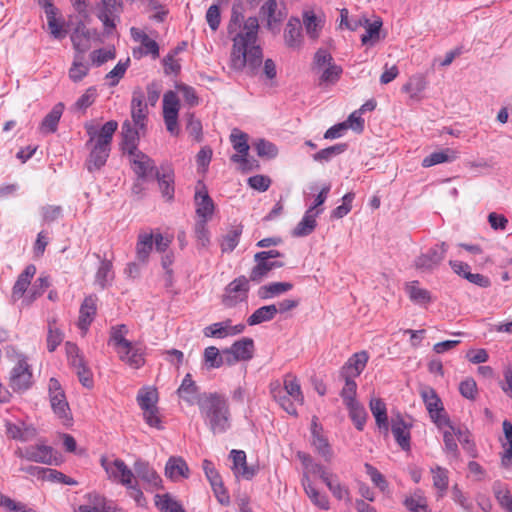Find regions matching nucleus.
Listing matches in <instances>:
<instances>
[{
	"instance_id": "1",
	"label": "nucleus",
	"mask_w": 512,
	"mask_h": 512,
	"mask_svg": "<svg viewBox=\"0 0 512 512\" xmlns=\"http://www.w3.org/2000/svg\"><path fill=\"white\" fill-rule=\"evenodd\" d=\"M244 11L243 1L235 0L227 26L232 40L229 68L237 73L255 76L263 62V49L258 35L260 26L255 16L245 19Z\"/></svg>"
},
{
	"instance_id": "2",
	"label": "nucleus",
	"mask_w": 512,
	"mask_h": 512,
	"mask_svg": "<svg viewBox=\"0 0 512 512\" xmlns=\"http://www.w3.org/2000/svg\"><path fill=\"white\" fill-rule=\"evenodd\" d=\"M84 128L88 135L85 146L89 150L86 168L89 172H95L100 170L107 162L111 152L112 139L118 128V122L110 120L102 126L87 122Z\"/></svg>"
},
{
	"instance_id": "3",
	"label": "nucleus",
	"mask_w": 512,
	"mask_h": 512,
	"mask_svg": "<svg viewBox=\"0 0 512 512\" xmlns=\"http://www.w3.org/2000/svg\"><path fill=\"white\" fill-rule=\"evenodd\" d=\"M199 409L205 424L213 434H222L230 428V411L227 399L218 393H203Z\"/></svg>"
},
{
	"instance_id": "4",
	"label": "nucleus",
	"mask_w": 512,
	"mask_h": 512,
	"mask_svg": "<svg viewBox=\"0 0 512 512\" xmlns=\"http://www.w3.org/2000/svg\"><path fill=\"white\" fill-rule=\"evenodd\" d=\"M270 393L273 399L292 416H297L296 404L304 403V395L296 376L286 374L283 378V386L279 381L270 384Z\"/></svg>"
},
{
	"instance_id": "5",
	"label": "nucleus",
	"mask_w": 512,
	"mask_h": 512,
	"mask_svg": "<svg viewBox=\"0 0 512 512\" xmlns=\"http://www.w3.org/2000/svg\"><path fill=\"white\" fill-rule=\"evenodd\" d=\"M48 392L50 405L54 414L64 425H70L73 419L71 410L65 393L57 379L51 378L49 380Z\"/></svg>"
},
{
	"instance_id": "6",
	"label": "nucleus",
	"mask_w": 512,
	"mask_h": 512,
	"mask_svg": "<svg viewBox=\"0 0 512 512\" xmlns=\"http://www.w3.org/2000/svg\"><path fill=\"white\" fill-rule=\"evenodd\" d=\"M421 397L429 413L432 422L443 429L444 425H450V419L445 412L443 403L433 388L426 387L421 391Z\"/></svg>"
},
{
	"instance_id": "7",
	"label": "nucleus",
	"mask_w": 512,
	"mask_h": 512,
	"mask_svg": "<svg viewBox=\"0 0 512 512\" xmlns=\"http://www.w3.org/2000/svg\"><path fill=\"white\" fill-rule=\"evenodd\" d=\"M96 9V15L103 24L104 32L111 34L120 21V15L123 10L122 1L100 0Z\"/></svg>"
},
{
	"instance_id": "8",
	"label": "nucleus",
	"mask_w": 512,
	"mask_h": 512,
	"mask_svg": "<svg viewBox=\"0 0 512 512\" xmlns=\"http://www.w3.org/2000/svg\"><path fill=\"white\" fill-rule=\"evenodd\" d=\"M180 110V100L175 91L169 90L163 95L162 114L167 131L172 136H178L180 129L178 117Z\"/></svg>"
},
{
	"instance_id": "9",
	"label": "nucleus",
	"mask_w": 512,
	"mask_h": 512,
	"mask_svg": "<svg viewBox=\"0 0 512 512\" xmlns=\"http://www.w3.org/2000/svg\"><path fill=\"white\" fill-rule=\"evenodd\" d=\"M33 374L27 358L21 355L12 368L9 376V386L15 392L28 390L33 383Z\"/></svg>"
},
{
	"instance_id": "10",
	"label": "nucleus",
	"mask_w": 512,
	"mask_h": 512,
	"mask_svg": "<svg viewBox=\"0 0 512 512\" xmlns=\"http://www.w3.org/2000/svg\"><path fill=\"white\" fill-rule=\"evenodd\" d=\"M15 455L31 462L52 465L57 464L54 450L44 443L29 445L24 448H17Z\"/></svg>"
},
{
	"instance_id": "11",
	"label": "nucleus",
	"mask_w": 512,
	"mask_h": 512,
	"mask_svg": "<svg viewBox=\"0 0 512 512\" xmlns=\"http://www.w3.org/2000/svg\"><path fill=\"white\" fill-rule=\"evenodd\" d=\"M447 250L448 245L445 242L436 244L435 246L428 249L425 253H422L416 257L414 260L415 268L422 272H432L442 263Z\"/></svg>"
},
{
	"instance_id": "12",
	"label": "nucleus",
	"mask_w": 512,
	"mask_h": 512,
	"mask_svg": "<svg viewBox=\"0 0 512 512\" xmlns=\"http://www.w3.org/2000/svg\"><path fill=\"white\" fill-rule=\"evenodd\" d=\"M101 466L107 473L108 479L121 485H129L134 478L132 470L121 459L101 458Z\"/></svg>"
},
{
	"instance_id": "13",
	"label": "nucleus",
	"mask_w": 512,
	"mask_h": 512,
	"mask_svg": "<svg viewBox=\"0 0 512 512\" xmlns=\"http://www.w3.org/2000/svg\"><path fill=\"white\" fill-rule=\"evenodd\" d=\"M249 281L245 276H240L230 282L225 288L222 303L226 307L232 308L246 301L249 292Z\"/></svg>"
},
{
	"instance_id": "14",
	"label": "nucleus",
	"mask_w": 512,
	"mask_h": 512,
	"mask_svg": "<svg viewBox=\"0 0 512 512\" xmlns=\"http://www.w3.org/2000/svg\"><path fill=\"white\" fill-rule=\"evenodd\" d=\"M254 350L252 338L244 337L237 340L229 348L223 350V354L227 355L226 364L231 366L239 361H249L253 358Z\"/></svg>"
},
{
	"instance_id": "15",
	"label": "nucleus",
	"mask_w": 512,
	"mask_h": 512,
	"mask_svg": "<svg viewBox=\"0 0 512 512\" xmlns=\"http://www.w3.org/2000/svg\"><path fill=\"white\" fill-rule=\"evenodd\" d=\"M130 114L132 124L136 125L138 129L147 130L148 107L145 102V94L141 88H136L132 92Z\"/></svg>"
},
{
	"instance_id": "16",
	"label": "nucleus",
	"mask_w": 512,
	"mask_h": 512,
	"mask_svg": "<svg viewBox=\"0 0 512 512\" xmlns=\"http://www.w3.org/2000/svg\"><path fill=\"white\" fill-rule=\"evenodd\" d=\"M246 329V325L239 323L233 325L231 319H225L220 322L212 323L206 326L203 330V334L209 338L223 339L226 337H232L243 333Z\"/></svg>"
},
{
	"instance_id": "17",
	"label": "nucleus",
	"mask_w": 512,
	"mask_h": 512,
	"mask_svg": "<svg viewBox=\"0 0 512 512\" xmlns=\"http://www.w3.org/2000/svg\"><path fill=\"white\" fill-rule=\"evenodd\" d=\"M130 34L135 42L141 44L140 47L133 49L134 58L140 59L143 56L151 55L154 59L159 56V45L155 40L149 38V36L141 29L132 27Z\"/></svg>"
},
{
	"instance_id": "18",
	"label": "nucleus",
	"mask_w": 512,
	"mask_h": 512,
	"mask_svg": "<svg viewBox=\"0 0 512 512\" xmlns=\"http://www.w3.org/2000/svg\"><path fill=\"white\" fill-rule=\"evenodd\" d=\"M230 141L234 150L237 152L231 156V161L240 164L242 169L245 170L248 164V135L239 129H233L230 135Z\"/></svg>"
},
{
	"instance_id": "19",
	"label": "nucleus",
	"mask_w": 512,
	"mask_h": 512,
	"mask_svg": "<svg viewBox=\"0 0 512 512\" xmlns=\"http://www.w3.org/2000/svg\"><path fill=\"white\" fill-rule=\"evenodd\" d=\"M156 178L162 196L166 198L167 201L173 200L175 192V174L171 164H161L160 167L156 170Z\"/></svg>"
},
{
	"instance_id": "20",
	"label": "nucleus",
	"mask_w": 512,
	"mask_h": 512,
	"mask_svg": "<svg viewBox=\"0 0 512 512\" xmlns=\"http://www.w3.org/2000/svg\"><path fill=\"white\" fill-rule=\"evenodd\" d=\"M285 45L293 50H300L304 44L301 20L298 17H290L283 33Z\"/></svg>"
},
{
	"instance_id": "21",
	"label": "nucleus",
	"mask_w": 512,
	"mask_h": 512,
	"mask_svg": "<svg viewBox=\"0 0 512 512\" xmlns=\"http://www.w3.org/2000/svg\"><path fill=\"white\" fill-rule=\"evenodd\" d=\"M146 129H138V127L127 119L122 124V149L125 153L138 150L139 140L141 136L146 134Z\"/></svg>"
},
{
	"instance_id": "22",
	"label": "nucleus",
	"mask_w": 512,
	"mask_h": 512,
	"mask_svg": "<svg viewBox=\"0 0 512 512\" xmlns=\"http://www.w3.org/2000/svg\"><path fill=\"white\" fill-rule=\"evenodd\" d=\"M368 360L369 355L366 351L354 353L342 366L340 370V377L342 379L355 380V378L358 377L365 369Z\"/></svg>"
},
{
	"instance_id": "23",
	"label": "nucleus",
	"mask_w": 512,
	"mask_h": 512,
	"mask_svg": "<svg viewBox=\"0 0 512 512\" xmlns=\"http://www.w3.org/2000/svg\"><path fill=\"white\" fill-rule=\"evenodd\" d=\"M260 17L266 21V28L272 33L279 32V25L282 22L284 15L278 10V3L276 0H266L259 10Z\"/></svg>"
},
{
	"instance_id": "24",
	"label": "nucleus",
	"mask_w": 512,
	"mask_h": 512,
	"mask_svg": "<svg viewBox=\"0 0 512 512\" xmlns=\"http://www.w3.org/2000/svg\"><path fill=\"white\" fill-rule=\"evenodd\" d=\"M132 169L137 175L138 180H146L147 177L155 170L154 161L139 149L128 153Z\"/></svg>"
},
{
	"instance_id": "25",
	"label": "nucleus",
	"mask_w": 512,
	"mask_h": 512,
	"mask_svg": "<svg viewBox=\"0 0 512 512\" xmlns=\"http://www.w3.org/2000/svg\"><path fill=\"white\" fill-rule=\"evenodd\" d=\"M302 24L307 37L312 41H316L323 30L325 18L322 15L316 14L312 9H305L302 12Z\"/></svg>"
},
{
	"instance_id": "26",
	"label": "nucleus",
	"mask_w": 512,
	"mask_h": 512,
	"mask_svg": "<svg viewBox=\"0 0 512 512\" xmlns=\"http://www.w3.org/2000/svg\"><path fill=\"white\" fill-rule=\"evenodd\" d=\"M410 428L411 424L407 423L400 414L391 418V431L397 444L405 451L410 449Z\"/></svg>"
},
{
	"instance_id": "27",
	"label": "nucleus",
	"mask_w": 512,
	"mask_h": 512,
	"mask_svg": "<svg viewBox=\"0 0 512 512\" xmlns=\"http://www.w3.org/2000/svg\"><path fill=\"white\" fill-rule=\"evenodd\" d=\"M36 273V267L33 264L27 265L25 269L19 274L16 282L12 288L11 300L16 302L21 298H25L28 294L31 280Z\"/></svg>"
},
{
	"instance_id": "28",
	"label": "nucleus",
	"mask_w": 512,
	"mask_h": 512,
	"mask_svg": "<svg viewBox=\"0 0 512 512\" xmlns=\"http://www.w3.org/2000/svg\"><path fill=\"white\" fill-rule=\"evenodd\" d=\"M79 512H123L111 501L98 493H89L87 503L79 507Z\"/></svg>"
},
{
	"instance_id": "29",
	"label": "nucleus",
	"mask_w": 512,
	"mask_h": 512,
	"mask_svg": "<svg viewBox=\"0 0 512 512\" xmlns=\"http://www.w3.org/2000/svg\"><path fill=\"white\" fill-rule=\"evenodd\" d=\"M6 434L9 438L21 442H28L36 437L37 431L32 425H26L24 422L19 421L13 423L10 421L5 422Z\"/></svg>"
},
{
	"instance_id": "30",
	"label": "nucleus",
	"mask_w": 512,
	"mask_h": 512,
	"mask_svg": "<svg viewBox=\"0 0 512 512\" xmlns=\"http://www.w3.org/2000/svg\"><path fill=\"white\" fill-rule=\"evenodd\" d=\"M96 295H89L81 304L79 311L78 327L86 333L89 326L93 322L97 311Z\"/></svg>"
},
{
	"instance_id": "31",
	"label": "nucleus",
	"mask_w": 512,
	"mask_h": 512,
	"mask_svg": "<svg viewBox=\"0 0 512 512\" xmlns=\"http://www.w3.org/2000/svg\"><path fill=\"white\" fill-rule=\"evenodd\" d=\"M323 212V209L314 210V207H309L301 221L294 228L292 235L295 237H305L310 235L317 226V217Z\"/></svg>"
},
{
	"instance_id": "32",
	"label": "nucleus",
	"mask_w": 512,
	"mask_h": 512,
	"mask_svg": "<svg viewBox=\"0 0 512 512\" xmlns=\"http://www.w3.org/2000/svg\"><path fill=\"white\" fill-rule=\"evenodd\" d=\"M230 456L233 461L232 469L236 477L250 480L256 475L257 469L253 466L247 465L246 454L244 451L233 449L230 452Z\"/></svg>"
},
{
	"instance_id": "33",
	"label": "nucleus",
	"mask_w": 512,
	"mask_h": 512,
	"mask_svg": "<svg viewBox=\"0 0 512 512\" xmlns=\"http://www.w3.org/2000/svg\"><path fill=\"white\" fill-rule=\"evenodd\" d=\"M178 396L189 405L197 404L203 394H199V389L193 381L191 374H186L182 380L180 387L177 390Z\"/></svg>"
},
{
	"instance_id": "34",
	"label": "nucleus",
	"mask_w": 512,
	"mask_h": 512,
	"mask_svg": "<svg viewBox=\"0 0 512 512\" xmlns=\"http://www.w3.org/2000/svg\"><path fill=\"white\" fill-rule=\"evenodd\" d=\"M254 261L256 264L250 272L249 280L255 283H260L263 281L272 270L284 266V262L278 260L269 261L266 259H254Z\"/></svg>"
},
{
	"instance_id": "35",
	"label": "nucleus",
	"mask_w": 512,
	"mask_h": 512,
	"mask_svg": "<svg viewBox=\"0 0 512 512\" xmlns=\"http://www.w3.org/2000/svg\"><path fill=\"white\" fill-rule=\"evenodd\" d=\"M426 77L422 74H415L409 77L408 81L402 86V91L407 93L410 99L420 101L423 98V92L427 88Z\"/></svg>"
},
{
	"instance_id": "36",
	"label": "nucleus",
	"mask_w": 512,
	"mask_h": 512,
	"mask_svg": "<svg viewBox=\"0 0 512 512\" xmlns=\"http://www.w3.org/2000/svg\"><path fill=\"white\" fill-rule=\"evenodd\" d=\"M118 356L121 361L135 369H138L145 364L143 348L133 343L129 345V348L119 351Z\"/></svg>"
},
{
	"instance_id": "37",
	"label": "nucleus",
	"mask_w": 512,
	"mask_h": 512,
	"mask_svg": "<svg viewBox=\"0 0 512 512\" xmlns=\"http://www.w3.org/2000/svg\"><path fill=\"white\" fill-rule=\"evenodd\" d=\"M165 475L172 481L188 478V465L181 457H170L165 465Z\"/></svg>"
},
{
	"instance_id": "38",
	"label": "nucleus",
	"mask_w": 512,
	"mask_h": 512,
	"mask_svg": "<svg viewBox=\"0 0 512 512\" xmlns=\"http://www.w3.org/2000/svg\"><path fill=\"white\" fill-rule=\"evenodd\" d=\"M297 457L301 461L304 468L303 477L306 475L309 478V475H318L323 481L324 479H327L331 473V471H328L323 465L315 462L313 458L307 453L298 452Z\"/></svg>"
},
{
	"instance_id": "39",
	"label": "nucleus",
	"mask_w": 512,
	"mask_h": 512,
	"mask_svg": "<svg viewBox=\"0 0 512 512\" xmlns=\"http://www.w3.org/2000/svg\"><path fill=\"white\" fill-rule=\"evenodd\" d=\"M370 410L372 415L375 418L376 425L379 430L383 431L385 434L389 431V422L387 416L386 404L383 400L379 398H372L369 403Z\"/></svg>"
},
{
	"instance_id": "40",
	"label": "nucleus",
	"mask_w": 512,
	"mask_h": 512,
	"mask_svg": "<svg viewBox=\"0 0 512 512\" xmlns=\"http://www.w3.org/2000/svg\"><path fill=\"white\" fill-rule=\"evenodd\" d=\"M302 485L306 495L315 506L322 510L329 509L330 503L327 495L318 491L311 482L310 478H308L306 475L302 478Z\"/></svg>"
},
{
	"instance_id": "41",
	"label": "nucleus",
	"mask_w": 512,
	"mask_h": 512,
	"mask_svg": "<svg viewBox=\"0 0 512 512\" xmlns=\"http://www.w3.org/2000/svg\"><path fill=\"white\" fill-rule=\"evenodd\" d=\"M196 213L199 221H208L214 212V203L206 191H198L195 194Z\"/></svg>"
},
{
	"instance_id": "42",
	"label": "nucleus",
	"mask_w": 512,
	"mask_h": 512,
	"mask_svg": "<svg viewBox=\"0 0 512 512\" xmlns=\"http://www.w3.org/2000/svg\"><path fill=\"white\" fill-rule=\"evenodd\" d=\"M154 234L150 232H140L136 244V257L141 263H147L153 250Z\"/></svg>"
},
{
	"instance_id": "43",
	"label": "nucleus",
	"mask_w": 512,
	"mask_h": 512,
	"mask_svg": "<svg viewBox=\"0 0 512 512\" xmlns=\"http://www.w3.org/2000/svg\"><path fill=\"white\" fill-rule=\"evenodd\" d=\"M63 110L64 105L62 103L54 105L52 110L42 120L40 124V131L44 134L56 132Z\"/></svg>"
},
{
	"instance_id": "44",
	"label": "nucleus",
	"mask_w": 512,
	"mask_h": 512,
	"mask_svg": "<svg viewBox=\"0 0 512 512\" xmlns=\"http://www.w3.org/2000/svg\"><path fill=\"white\" fill-rule=\"evenodd\" d=\"M135 471L139 478L146 482L151 488L161 487L162 479L147 463L138 461L135 463Z\"/></svg>"
},
{
	"instance_id": "45",
	"label": "nucleus",
	"mask_w": 512,
	"mask_h": 512,
	"mask_svg": "<svg viewBox=\"0 0 512 512\" xmlns=\"http://www.w3.org/2000/svg\"><path fill=\"white\" fill-rule=\"evenodd\" d=\"M405 292L409 299L418 305H426L432 300L430 292L427 289L421 288L416 280L405 285Z\"/></svg>"
},
{
	"instance_id": "46",
	"label": "nucleus",
	"mask_w": 512,
	"mask_h": 512,
	"mask_svg": "<svg viewBox=\"0 0 512 512\" xmlns=\"http://www.w3.org/2000/svg\"><path fill=\"white\" fill-rule=\"evenodd\" d=\"M90 70V64L85 61L84 56L75 54L72 65L69 69L68 75L71 81L77 83L86 77Z\"/></svg>"
},
{
	"instance_id": "47",
	"label": "nucleus",
	"mask_w": 512,
	"mask_h": 512,
	"mask_svg": "<svg viewBox=\"0 0 512 512\" xmlns=\"http://www.w3.org/2000/svg\"><path fill=\"white\" fill-rule=\"evenodd\" d=\"M128 328L126 325H116L111 328L109 344L113 345L116 352L118 353L122 349L129 348L131 341L126 339Z\"/></svg>"
},
{
	"instance_id": "48",
	"label": "nucleus",
	"mask_w": 512,
	"mask_h": 512,
	"mask_svg": "<svg viewBox=\"0 0 512 512\" xmlns=\"http://www.w3.org/2000/svg\"><path fill=\"white\" fill-rule=\"evenodd\" d=\"M277 314V307L275 304L266 305L255 310L247 319L249 326L261 324L274 319Z\"/></svg>"
},
{
	"instance_id": "49",
	"label": "nucleus",
	"mask_w": 512,
	"mask_h": 512,
	"mask_svg": "<svg viewBox=\"0 0 512 512\" xmlns=\"http://www.w3.org/2000/svg\"><path fill=\"white\" fill-rule=\"evenodd\" d=\"M457 157L458 153L455 150L447 148L426 156L422 161V166L427 168L441 163L452 162Z\"/></svg>"
},
{
	"instance_id": "50",
	"label": "nucleus",
	"mask_w": 512,
	"mask_h": 512,
	"mask_svg": "<svg viewBox=\"0 0 512 512\" xmlns=\"http://www.w3.org/2000/svg\"><path fill=\"white\" fill-rule=\"evenodd\" d=\"M227 355L223 354V351L215 346H209L205 348L203 354L204 365L207 369H217L226 364Z\"/></svg>"
},
{
	"instance_id": "51",
	"label": "nucleus",
	"mask_w": 512,
	"mask_h": 512,
	"mask_svg": "<svg viewBox=\"0 0 512 512\" xmlns=\"http://www.w3.org/2000/svg\"><path fill=\"white\" fill-rule=\"evenodd\" d=\"M292 288L293 285L289 282H272L261 286L258 295L261 299H269L290 291Z\"/></svg>"
},
{
	"instance_id": "52",
	"label": "nucleus",
	"mask_w": 512,
	"mask_h": 512,
	"mask_svg": "<svg viewBox=\"0 0 512 512\" xmlns=\"http://www.w3.org/2000/svg\"><path fill=\"white\" fill-rule=\"evenodd\" d=\"M494 496L504 510L512 512V495L507 487L500 481H495L492 486Z\"/></svg>"
},
{
	"instance_id": "53",
	"label": "nucleus",
	"mask_w": 512,
	"mask_h": 512,
	"mask_svg": "<svg viewBox=\"0 0 512 512\" xmlns=\"http://www.w3.org/2000/svg\"><path fill=\"white\" fill-rule=\"evenodd\" d=\"M503 432L507 443L503 444L504 452L501 456V465L505 468L512 467V423L508 420L503 421Z\"/></svg>"
},
{
	"instance_id": "54",
	"label": "nucleus",
	"mask_w": 512,
	"mask_h": 512,
	"mask_svg": "<svg viewBox=\"0 0 512 512\" xmlns=\"http://www.w3.org/2000/svg\"><path fill=\"white\" fill-rule=\"evenodd\" d=\"M431 474L433 478V486L438 491V497H443L448 489V470L441 466H435L431 468Z\"/></svg>"
},
{
	"instance_id": "55",
	"label": "nucleus",
	"mask_w": 512,
	"mask_h": 512,
	"mask_svg": "<svg viewBox=\"0 0 512 512\" xmlns=\"http://www.w3.org/2000/svg\"><path fill=\"white\" fill-rule=\"evenodd\" d=\"M158 394L156 389L151 387L141 388L137 394V402L143 411L156 408Z\"/></svg>"
},
{
	"instance_id": "56",
	"label": "nucleus",
	"mask_w": 512,
	"mask_h": 512,
	"mask_svg": "<svg viewBox=\"0 0 512 512\" xmlns=\"http://www.w3.org/2000/svg\"><path fill=\"white\" fill-rule=\"evenodd\" d=\"M316 73L319 75L321 84H334L339 80L342 68L332 61L329 65L316 71Z\"/></svg>"
},
{
	"instance_id": "57",
	"label": "nucleus",
	"mask_w": 512,
	"mask_h": 512,
	"mask_svg": "<svg viewBox=\"0 0 512 512\" xmlns=\"http://www.w3.org/2000/svg\"><path fill=\"white\" fill-rule=\"evenodd\" d=\"M349 417L357 430L362 431L367 421L368 414L360 402L347 405Z\"/></svg>"
},
{
	"instance_id": "58",
	"label": "nucleus",
	"mask_w": 512,
	"mask_h": 512,
	"mask_svg": "<svg viewBox=\"0 0 512 512\" xmlns=\"http://www.w3.org/2000/svg\"><path fill=\"white\" fill-rule=\"evenodd\" d=\"M323 482L331 491L333 496L338 500H344L349 498L348 488L340 483L338 476L335 473L331 472L327 479H324Z\"/></svg>"
},
{
	"instance_id": "59",
	"label": "nucleus",
	"mask_w": 512,
	"mask_h": 512,
	"mask_svg": "<svg viewBox=\"0 0 512 512\" xmlns=\"http://www.w3.org/2000/svg\"><path fill=\"white\" fill-rule=\"evenodd\" d=\"M49 287V279L47 276H41L35 280L31 285L28 294L23 299L26 305L32 304L38 297H40L45 290Z\"/></svg>"
},
{
	"instance_id": "60",
	"label": "nucleus",
	"mask_w": 512,
	"mask_h": 512,
	"mask_svg": "<svg viewBox=\"0 0 512 512\" xmlns=\"http://www.w3.org/2000/svg\"><path fill=\"white\" fill-rule=\"evenodd\" d=\"M241 234L242 226H237L224 235L220 241L222 253L232 252L239 244Z\"/></svg>"
},
{
	"instance_id": "61",
	"label": "nucleus",
	"mask_w": 512,
	"mask_h": 512,
	"mask_svg": "<svg viewBox=\"0 0 512 512\" xmlns=\"http://www.w3.org/2000/svg\"><path fill=\"white\" fill-rule=\"evenodd\" d=\"M347 149V144L338 143L333 146L327 147L315 153L313 155V160L320 163L329 162L334 157L342 154Z\"/></svg>"
},
{
	"instance_id": "62",
	"label": "nucleus",
	"mask_w": 512,
	"mask_h": 512,
	"mask_svg": "<svg viewBox=\"0 0 512 512\" xmlns=\"http://www.w3.org/2000/svg\"><path fill=\"white\" fill-rule=\"evenodd\" d=\"M113 265L112 262L109 260H103L100 263V266L96 272L95 276V282L101 287L105 288L108 286L114 277L113 273Z\"/></svg>"
},
{
	"instance_id": "63",
	"label": "nucleus",
	"mask_w": 512,
	"mask_h": 512,
	"mask_svg": "<svg viewBox=\"0 0 512 512\" xmlns=\"http://www.w3.org/2000/svg\"><path fill=\"white\" fill-rule=\"evenodd\" d=\"M405 507L411 512H430L427 499L420 491H416L404 501Z\"/></svg>"
},
{
	"instance_id": "64",
	"label": "nucleus",
	"mask_w": 512,
	"mask_h": 512,
	"mask_svg": "<svg viewBox=\"0 0 512 512\" xmlns=\"http://www.w3.org/2000/svg\"><path fill=\"white\" fill-rule=\"evenodd\" d=\"M155 505L161 512H185L182 506L169 494L155 496Z\"/></svg>"
}]
</instances>
